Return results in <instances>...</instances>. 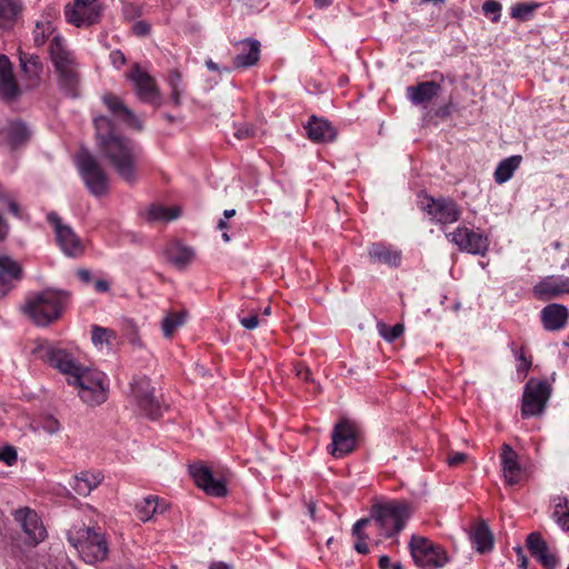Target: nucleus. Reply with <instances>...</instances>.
<instances>
[{
	"label": "nucleus",
	"instance_id": "f257e3e1",
	"mask_svg": "<svg viewBox=\"0 0 569 569\" xmlns=\"http://www.w3.org/2000/svg\"><path fill=\"white\" fill-rule=\"evenodd\" d=\"M32 355L68 376L69 385L78 388L79 397L90 406L101 405L107 399L104 375L78 365L70 353L52 347L47 340L36 341Z\"/></svg>",
	"mask_w": 569,
	"mask_h": 569
},
{
	"label": "nucleus",
	"instance_id": "f03ea898",
	"mask_svg": "<svg viewBox=\"0 0 569 569\" xmlns=\"http://www.w3.org/2000/svg\"><path fill=\"white\" fill-rule=\"evenodd\" d=\"M98 150L124 182L133 184L137 181V164L142 151L137 142L120 134L102 141Z\"/></svg>",
	"mask_w": 569,
	"mask_h": 569
},
{
	"label": "nucleus",
	"instance_id": "7ed1b4c3",
	"mask_svg": "<svg viewBox=\"0 0 569 569\" xmlns=\"http://www.w3.org/2000/svg\"><path fill=\"white\" fill-rule=\"evenodd\" d=\"M48 52L57 74L59 90L68 97H78L81 82L79 62L67 40L60 34L53 36Z\"/></svg>",
	"mask_w": 569,
	"mask_h": 569
},
{
	"label": "nucleus",
	"instance_id": "20e7f679",
	"mask_svg": "<svg viewBox=\"0 0 569 569\" xmlns=\"http://www.w3.org/2000/svg\"><path fill=\"white\" fill-rule=\"evenodd\" d=\"M70 296L66 290L47 288L28 296L23 311L36 325L47 326L62 315Z\"/></svg>",
	"mask_w": 569,
	"mask_h": 569
},
{
	"label": "nucleus",
	"instance_id": "39448f33",
	"mask_svg": "<svg viewBox=\"0 0 569 569\" xmlns=\"http://www.w3.org/2000/svg\"><path fill=\"white\" fill-rule=\"evenodd\" d=\"M67 539L84 562L94 565L107 559L109 548L101 531L83 523L76 525L68 530Z\"/></svg>",
	"mask_w": 569,
	"mask_h": 569
},
{
	"label": "nucleus",
	"instance_id": "423d86ee",
	"mask_svg": "<svg viewBox=\"0 0 569 569\" xmlns=\"http://www.w3.org/2000/svg\"><path fill=\"white\" fill-rule=\"evenodd\" d=\"M411 515L410 505L403 500L376 501L371 506V518L386 538L398 536Z\"/></svg>",
	"mask_w": 569,
	"mask_h": 569
},
{
	"label": "nucleus",
	"instance_id": "0eeeda50",
	"mask_svg": "<svg viewBox=\"0 0 569 569\" xmlns=\"http://www.w3.org/2000/svg\"><path fill=\"white\" fill-rule=\"evenodd\" d=\"M76 163L88 191L94 197L108 193L109 178L96 156L82 149L77 153Z\"/></svg>",
	"mask_w": 569,
	"mask_h": 569
},
{
	"label": "nucleus",
	"instance_id": "6e6552de",
	"mask_svg": "<svg viewBox=\"0 0 569 569\" xmlns=\"http://www.w3.org/2000/svg\"><path fill=\"white\" fill-rule=\"evenodd\" d=\"M408 547L415 565L421 569H441L450 561L442 546L423 536L412 535Z\"/></svg>",
	"mask_w": 569,
	"mask_h": 569
},
{
	"label": "nucleus",
	"instance_id": "1a4fd4ad",
	"mask_svg": "<svg viewBox=\"0 0 569 569\" xmlns=\"http://www.w3.org/2000/svg\"><path fill=\"white\" fill-rule=\"evenodd\" d=\"M131 391L138 407L148 418L157 419L162 415L164 407L148 378L134 379L131 383Z\"/></svg>",
	"mask_w": 569,
	"mask_h": 569
},
{
	"label": "nucleus",
	"instance_id": "9d476101",
	"mask_svg": "<svg viewBox=\"0 0 569 569\" xmlns=\"http://www.w3.org/2000/svg\"><path fill=\"white\" fill-rule=\"evenodd\" d=\"M47 220L53 227L58 246L66 256L78 258L83 254L84 244L82 240L70 226L62 223L57 212H49Z\"/></svg>",
	"mask_w": 569,
	"mask_h": 569
},
{
	"label": "nucleus",
	"instance_id": "9b49d317",
	"mask_svg": "<svg viewBox=\"0 0 569 569\" xmlns=\"http://www.w3.org/2000/svg\"><path fill=\"white\" fill-rule=\"evenodd\" d=\"M550 386L546 381L530 379L522 395V417L540 416L543 413L550 397Z\"/></svg>",
	"mask_w": 569,
	"mask_h": 569
},
{
	"label": "nucleus",
	"instance_id": "f8f14e48",
	"mask_svg": "<svg viewBox=\"0 0 569 569\" xmlns=\"http://www.w3.org/2000/svg\"><path fill=\"white\" fill-rule=\"evenodd\" d=\"M102 9L100 0H74L66 6L64 16L69 23L78 28L89 27L100 21Z\"/></svg>",
	"mask_w": 569,
	"mask_h": 569
},
{
	"label": "nucleus",
	"instance_id": "ddd939ff",
	"mask_svg": "<svg viewBox=\"0 0 569 569\" xmlns=\"http://www.w3.org/2000/svg\"><path fill=\"white\" fill-rule=\"evenodd\" d=\"M421 208L431 217V219L440 224H449L458 221L461 211L458 204L447 198L427 197L421 202Z\"/></svg>",
	"mask_w": 569,
	"mask_h": 569
},
{
	"label": "nucleus",
	"instance_id": "4468645a",
	"mask_svg": "<svg viewBox=\"0 0 569 569\" xmlns=\"http://www.w3.org/2000/svg\"><path fill=\"white\" fill-rule=\"evenodd\" d=\"M189 473L194 483L207 495L213 497H224L227 495L226 483L220 479H216L211 470L202 462L198 461L189 465Z\"/></svg>",
	"mask_w": 569,
	"mask_h": 569
},
{
	"label": "nucleus",
	"instance_id": "2eb2a0df",
	"mask_svg": "<svg viewBox=\"0 0 569 569\" xmlns=\"http://www.w3.org/2000/svg\"><path fill=\"white\" fill-rule=\"evenodd\" d=\"M331 438L329 452L336 458H341L356 448V428L348 420H341L335 426Z\"/></svg>",
	"mask_w": 569,
	"mask_h": 569
},
{
	"label": "nucleus",
	"instance_id": "dca6fc26",
	"mask_svg": "<svg viewBox=\"0 0 569 569\" xmlns=\"http://www.w3.org/2000/svg\"><path fill=\"white\" fill-rule=\"evenodd\" d=\"M460 250L472 254H485L488 249V240L481 233L475 232L466 227H459L447 234Z\"/></svg>",
	"mask_w": 569,
	"mask_h": 569
},
{
	"label": "nucleus",
	"instance_id": "f3484780",
	"mask_svg": "<svg viewBox=\"0 0 569 569\" xmlns=\"http://www.w3.org/2000/svg\"><path fill=\"white\" fill-rule=\"evenodd\" d=\"M526 546L530 555L545 568L556 569L559 565V557L550 549L542 536L535 531L527 536Z\"/></svg>",
	"mask_w": 569,
	"mask_h": 569
},
{
	"label": "nucleus",
	"instance_id": "a211bd4d",
	"mask_svg": "<svg viewBox=\"0 0 569 569\" xmlns=\"http://www.w3.org/2000/svg\"><path fill=\"white\" fill-rule=\"evenodd\" d=\"M129 78L134 83L136 92L141 100L156 106L161 104L160 93L154 80L139 66L132 68Z\"/></svg>",
	"mask_w": 569,
	"mask_h": 569
},
{
	"label": "nucleus",
	"instance_id": "6ab92c4d",
	"mask_svg": "<svg viewBox=\"0 0 569 569\" xmlns=\"http://www.w3.org/2000/svg\"><path fill=\"white\" fill-rule=\"evenodd\" d=\"M501 449V471L505 483L507 486L519 485L523 476L519 456L508 443H503Z\"/></svg>",
	"mask_w": 569,
	"mask_h": 569
},
{
	"label": "nucleus",
	"instance_id": "aec40b11",
	"mask_svg": "<svg viewBox=\"0 0 569 569\" xmlns=\"http://www.w3.org/2000/svg\"><path fill=\"white\" fill-rule=\"evenodd\" d=\"M14 519L21 525L30 543L37 545L46 538V529L33 510L29 508L17 510Z\"/></svg>",
	"mask_w": 569,
	"mask_h": 569
},
{
	"label": "nucleus",
	"instance_id": "412c9836",
	"mask_svg": "<svg viewBox=\"0 0 569 569\" xmlns=\"http://www.w3.org/2000/svg\"><path fill=\"white\" fill-rule=\"evenodd\" d=\"M533 293L542 300L552 299L569 293V277H546L533 287Z\"/></svg>",
	"mask_w": 569,
	"mask_h": 569
},
{
	"label": "nucleus",
	"instance_id": "4be33fe9",
	"mask_svg": "<svg viewBox=\"0 0 569 569\" xmlns=\"http://www.w3.org/2000/svg\"><path fill=\"white\" fill-rule=\"evenodd\" d=\"M167 260L179 270H184L194 259L193 248L173 240L163 250Z\"/></svg>",
	"mask_w": 569,
	"mask_h": 569
},
{
	"label": "nucleus",
	"instance_id": "5701e85b",
	"mask_svg": "<svg viewBox=\"0 0 569 569\" xmlns=\"http://www.w3.org/2000/svg\"><path fill=\"white\" fill-rule=\"evenodd\" d=\"M20 93L12 64L7 56L0 54V97L4 100H13Z\"/></svg>",
	"mask_w": 569,
	"mask_h": 569
},
{
	"label": "nucleus",
	"instance_id": "b1692460",
	"mask_svg": "<svg viewBox=\"0 0 569 569\" xmlns=\"http://www.w3.org/2000/svg\"><path fill=\"white\" fill-rule=\"evenodd\" d=\"M30 134L28 126L20 120H11L0 129V138L11 149L23 144Z\"/></svg>",
	"mask_w": 569,
	"mask_h": 569
},
{
	"label": "nucleus",
	"instance_id": "393cba45",
	"mask_svg": "<svg viewBox=\"0 0 569 569\" xmlns=\"http://www.w3.org/2000/svg\"><path fill=\"white\" fill-rule=\"evenodd\" d=\"M22 269L20 264L10 257H0V299L4 297L13 287L14 280H20Z\"/></svg>",
	"mask_w": 569,
	"mask_h": 569
},
{
	"label": "nucleus",
	"instance_id": "a878e982",
	"mask_svg": "<svg viewBox=\"0 0 569 569\" xmlns=\"http://www.w3.org/2000/svg\"><path fill=\"white\" fill-rule=\"evenodd\" d=\"M308 138L313 142H331L336 139L337 132L329 121L312 116L305 127Z\"/></svg>",
	"mask_w": 569,
	"mask_h": 569
},
{
	"label": "nucleus",
	"instance_id": "bb28decb",
	"mask_svg": "<svg viewBox=\"0 0 569 569\" xmlns=\"http://www.w3.org/2000/svg\"><path fill=\"white\" fill-rule=\"evenodd\" d=\"M568 309L563 305L551 303L541 310V321L546 330L557 331L565 327L568 319Z\"/></svg>",
	"mask_w": 569,
	"mask_h": 569
},
{
	"label": "nucleus",
	"instance_id": "cd10ccee",
	"mask_svg": "<svg viewBox=\"0 0 569 569\" xmlns=\"http://www.w3.org/2000/svg\"><path fill=\"white\" fill-rule=\"evenodd\" d=\"M369 258L375 263L398 267L401 262V252L382 242L372 243L368 249Z\"/></svg>",
	"mask_w": 569,
	"mask_h": 569
},
{
	"label": "nucleus",
	"instance_id": "c85d7f7f",
	"mask_svg": "<svg viewBox=\"0 0 569 569\" xmlns=\"http://www.w3.org/2000/svg\"><path fill=\"white\" fill-rule=\"evenodd\" d=\"M242 44L246 47L247 52L238 53L232 60V68H223L224 72H230L232 69L249 68L260 59V42L256 39H246Z\"/></svg>",
	"mask_w": 569,
	"mask_h": 569
},
{
	"label": "nucleus",
	"instance_id": "c756f323",
	"mask_svg": "<svg viewBox=\"0 0 569 569\" xmlns=\"http://www.w3.org/2000/svg\"><path fill=\"white\" fill-rule=\"evenodd\" d=\"M103 102L116 117H118L129 127L138 130L142 128L140 120L129 108L123 104V102L118 97L113 94H106L103 97Z\"/></svg>",
	"mask_w": 569,
	"mask_h": 569
},
{
	"label": "nucleus",
	"instance_id": "7c9ffc66",
	"mask_svg": "<svg viewBox=\"0 0 569 569\" xmlns=\"http://www.w3.org/2000/svg\"><path fill=\"white\" fill-rule=\"evenodd\" d=\"M440 86L435 81H423L407 88V97L413 104H423L438 96Z\"/></svg>",
	"mask_w": 569,
	"mask_h": 569
},
{
	"label": "nucleus",
	"instance_id": "2f4dec72",
	"mask_svg": "<svg viewBox=\"0 0 569 569\" xmlns=\"http://www.w3.org/2000/svg\"><path fill=\"white\" fill-rule=\"evenodd\" d=\"M469 538L476 550L480 553L490 551L493 547L492 533L485 521H480L471 528Z\"/></svg>",
	"mask_w": 569,
	"mask_h": 569
},
{
	"label": "nucleus",
	"instance_id": "473e14b6",
	"mask_svg": "<svg viewBox=\"0 0 569 569\" xmlns=\"http://www.w3.org/2000/svg\"><path fill=\"white\" fill-rule=\"evenodd\" d=\"M101 481L102 476L100 473L84 471L74 477L72 488L76 493L86 497L97 488Z\"/></svg>",
	"mask_w": 569,
	"mask_h": 569
},
{
	"label": "nucleus",
	"instance_id": "72a5a7b5",
	"mask_svg": "<svg viewBox=\"0 0 569 569\" xmlns=\"http://www.w3.org/2000/svg\"><path fill=\"white\" fill-rule=\"evenodd\" d=\"M521 156H511L502 160L495 171V180L497 183L507 182L521 163Z\"/></svg>",
	"mask_w": 569,
	"mask_h": 569
},
{
	"label": "nucleus",
	"instance_id": "f704fd0d",
	"mask_svg": "<svg viewBox=\"0 0 569 569\" xmlns=\"http://www.w3.org/2000/svg\"><path fill=\"white\" fill-rule=\"evenodd\" d=\"M20 0H0V28H7L21 11Z\"/></svg>",
	"mask_w": 569,
	"mask_h": 569
},
{
	"label": "nucleus",
	"instance_id": "c9c22d12",
	"mask_svg": "<svg viewBox=\"0 0 569 569\" xmlns=\"http://www.w3.org/2000/svg\"><path fill=\"white\" fill-rule=\"evenodd\" d=\"M93 123H94V128H96V141H97L98 148L102 146V141L112 139L116 136H118L114 132L112 121L108 117H104V116L97 117V118H94Z\"/></svg>",
	"mask_w": 569,
	"mask_h": 569
},
{
	"label": "nucleus",
	"instance_id": "e433bc0d",
	"mask_svg": "<svg viewBox=\"0 0 569 569\" xmlns=\"http://www.w3.org/2000/svg\"><path fill=\"white\" fill-rule=\"evenodd\" d=\"M20 67L29 78H38L42 72V62L36 54L19 52Z\"/></svg>",
	"mask_w": 569,
	"mask_h": 569
},
{
	"label": "nucleus",
	"instance_id": "4c0bfd02",
	"mask_svg": "<svg viewBox=\"0 0 569 569\" xmlns=\"http://www.w3.org/2000/svg\"><path fill=\"white\" fill-rule=\"evenodd\" d=\"M180 216L179 208H166L158 204H151L147 212L146 218L150 222L154 221H171Z\"/></svg>",
	"mask_w": 569,
	"mask_h": 569
},
{
	"label": "nucleus",
	"instance_id": "58836bf2",
	"mask_svg": "<svg viewBox=\"0 0 569 569\" xmlns=\"http://www.w3.org/2000/svg\"><path fill=\"white\" fill-rule=\"evenodd\" d=\"M56 27L49 20L37 22L36 28L32 32L33 42L37 47H41L44 44L46 40L50 36H56Z\"/></svg>",
	"mask_w": 569,
	"mask_h": 569
},
{
	"label": "nucleus",
	"instance_id": "ea45409f",
	"mask_svg": "<svg viewBox=\"0 0 569 569\" xmlns=\"http://www.w3.org/2000/svg\"><path fill=\"white\" fill-rule=\"evenodd\" d=\"M138 518L141 521H148L158 511V498L147 497L143 501L137 505Z\"/></svg>",
	"mask_w": 569,
	"mask_h": 569
},
{
	"label": "nucleus",
	"instance_id": "a19ab883",
	"mask_svg": "<svg viewBox=\"0 0 569 569\" xmlns=\"http://www.w3.org/2000/svg\"><path fill=\"white\" fill-rule=\"evenodd\" d=\"M184 323V312H172L169 313L162 320V331L164 337H171L173 332Z\"/></svg>",
	"mask_w": 569,
	"mask_h": 569
},
{
	"label": "nucleus",
	"instance_id": "79ce46f5",
	"mask_svg": "<svg viewBox=\"0 0 569 569\" xmlns=\"http://www.w3.org/2000/svg\"><path fill=\"white\" fill-rule=\"evenodd\" d=\"M377 328L379 335L388 342L397 340L405 331V327L401 323L390 327L383 322H378Z\"/></svg>",
	"mask_w": 569,
	"mask_h": 569
},
{
	"label": "nucleus",
	"instance_id": "37998d69",
	"mask_svg": "<svg viewBox=\"0 0 569 569\" xmlns=\"http://www.w3.org/2000/svg\"><path fill=\"white\" fill-rule=\"evenodd\" d=\"M538 4L533 3H517L511 8V17L519 20H528Z\"/></svg>",
	"mask_w": 569,
	"mask_h": 569
},
{
	"label": "nucleus",
	"instance_id": "c03bdc74",
	"mask_svg": "<svg viewBox=\"0 0 569 569\" xmlns=\"http://www.w3.org/2000/svg\"><path fill=\"white\" fill-rule=\"evenodd\" d=\"M110 338H114V332L112 330L99 326L92 327L91 339L94 345H102L103 342L109 343Z\"/></svg>",
	"mask_w": 569,
	"mask_h": 569
},
{
	"label": "nucleus",
	"instance_id": "a18cd8bd",
	"mask_svg": "<svg viewBox=\"0 0 569 569\" xmlns=\"http://www.w3.org/2000/svg\"><path fill=\"white\" fill-rule=\"evenodd\" d=\"M482 10L492 22L500 19L501 4L496 0H487L483 2Z\"/></svg>",
	"mask_w": 569,
	"mask_h": 569
},
{
	"label": "nucleus",
	"instance_id": "49530a36",
	"mask_svg": "<svg viewBox=\"0 0 569 569\" xmlns=\"http://www.w3.org/2000/svg\"><path fill=\"white\" fill-rule=\"evenodd\" d=\"M0 460L12 466L17 461V450L13 446H4L0 448Z\"/></svg>",
	"mask_w": 569,
	"mask_h": 569
},
{
	"label": "nucleus",
	"instance_id": "de8ad7c7",
	"mask_svg": "<svg viewBox=\"0 0 569 569\" xmlns=\"http://www.w3.org/2000/svg\"><path fill=\"white\" fill-rule=\"evenodd\" d=\"M257 130L251 124H241L236 128L234 137L239 140H244L254 137Z\"/></svg>",
	"mask_w": 569,
	"mask_h": 569
},
{
	"label": "nucleus",
	"instance_id": "09e8293b",
	"mask_svg": "<svg viewBox=\"0 0 569 569\" xmlns=\"http://www.w3.org/2000/svg\"><path fill=\"white\" fill-rule=\"evenodd\" d=\"M41 428L47 433L54 435L60 430V423L53 417L48 416L41 421Z\"/></svg>",
	"mask_w": 569,
	"mask_h": 569
},
{
	"label": "nucleus",
	"instance_id": "8fccbe9b",
	"mask_svg": "<svg viewBox=\"0 0 569 569\" xmlns=\"http://www.w3.org/2000/svg\"><path fill=\"white\" fill-rule=\"evenodd\" d=\"M295 373L298 379L306 381V382H313L312 373L309 367L305 366L303 363H296L293 366Z\"/></svg>",
	"mask_w": 569,
	"mask_h": 569
},
{
	"label": "nucleus",
	"instance_id": "3c124183",
	"mask_svg": "<svg viewBox=\"0 0 569 569\" xmlns=\"http://www.w3.org/2000/svg\"><path fill=\"white\" fill-rule=\"evenodd\" d=\"M239 321H240L241 326L243 328H246L247 330H253L259 326L261 320H260L258 313H251L246 317L239 316Z\"/></svg>",
	"mask_w": 569,
	"mask_h": 569
},
{
	"label": "nucleus",
	"instance_id": "603ef678",
	"mask_svg": "<svg viewBox=\"0 0 569 569\" xmlns=\"http://www.w3.org/2000/svg\"><path fill=\"white\" fill-rule=\"evenodd\" d=\"M553 512L552 516H559L558 513L569 508V500L566 496H557L552 499Z\"/></svg>",
	"mask_w": 569,
	"mask_h": 569
},
{
	"label": "nucleus",
	"instance_id": "864d4df0",
	"mask_svg": "<svg viewBox=\"0 0 569 569\" xmlns=\"http://www.w3.org/2000/svg\"><path fill=\"white\" fill-rule=\"evenodd\" d=\"M0 201L7 204L9 212L12 213L14 217H21L20 207L14 200L10 199L4 193H0Z\"/></svg>",
	"mask_w": 569,
	"mask_h": 569
},
{
	"label": "nucleus",
	"instance_id": "5fc2aeb1",
	"mask_svg": "<svg viewBox=\"0 0 569 569\" xmlns=\"http://www.w3.org/2000/svg\"><path fill=\"white\" fill-rule=\"evenodd\" d=\"M559 516H552V519L558 523V526L565 530L569 531V508L558 513Z\"/></svg>",
	"mask_w": 569,
	"mask_h": 569
},
{
	"label": "nucleus",
	"instance_id": "6e6d98bb",
	"mask_svg": "<svg viewBox=\"0 0 569 569\" xmlns=\"http://www.w3.org/2000/svg\"><path fill=\"white\" fill-rule=\"evenodd\" d=\"M132 31L134 34L143 37L150 32V26L146 21H137L132 26Z\"/></svg>",
	"mask_w": 569,
	"mask_h": 569
},
{
	"label": "nucleus",
	"instance_id": "4d7b16f0",
	"mask_svg": "<svg viewBox=\"0 0 569 569\" xmlns=\"http://www.w3.org/2000/svg\"><path fill=\"white\" fill-rule=\"evenodd\" d=\"M513 352H515L516 358L521 361V363L518 366L517 370L527 372L531 366V361L525 357L522 350L519 353L517 350H515Z\"/></svg>",
	"mask_w": 569,
	"mask_h": 569
},
{
	"label": "nucleus",
	"instance_id": "13d9d810",
	"mask_svg": "<svg viewBox=\"0 0 569 569\" xmlns=\"http://www.w3.org/2000/svg\"><path fill=\"white\" fill-rule=\"evenodd\" d=\"M183 92H184V87L171 88L170 99H171V102L176 107H179L181 104V97H182Z\"/></svg>",
	"mask_w": 569,
	"mask_h": 569
},
{
	"label": "nucleus",
	"instance_id": "bf43d9fd",
	"mask_svg": "<svg viewBox=\"0 0 569 569\" xmlns=\"http://www.w3.org/2000/svg\"><path fill=\"white\" fill-rule=\"evenodd\" d=\"M168 83L170 88L183 87L181 73L178 70H172L169 74Z\"/></svg>",
	"mask_w": 569,
	"mask_h": 569
},
{
	"label": "nucleus",
	"instance_id": "052dcab7",
	"mask_svg": "<svg viewBox=\"0 0 569 569\" xmlns=\"http://www.w3.org/2000/svg\"><path fill=\"white\" fill-rule=\"evenodd\" d=\"M467 456L462 452H452L448 456V463L451 467H456L466 460Z\"/></svg>",
	"mask_w": 569,
	"mask_h": 569
},
{
	"label": "nucleus",
	"instance_id": "680f3d73",
	"mask_svg": "<svg viewBox=\"0 0 569 569\" xmlns=\"http://www.w3.org/2000/svg\"><path fill=\"white\" fill-rule=\"evenodd\" d=\"M110 58L112 60L113 66H116L117 68H120L126 63L124 54L119 50L112 51L110 53Z\"/></svg>",
	"mask_w": 569,
	"mask_h": 569
},
{
	"label": "nucleus",
	"instance_id": "e2e57ef3",
	"mask_svg": "<svg viewBox=\"0 0 569 569\" xmlns=\"http://www.w3.org/2000/svg\"><path fill=\"white\" fill-rule=\"evenodd\" d=\"M515 551L517 553V557H518V562H519V567L521 569H527L528 568V559L523 552V549L522 547L518 546L515 548Z\"/></svg>",
	"mask_w": 569,
	"mask_h": 569
},
{
	"label": "nucleus",
	"instance_id": "0e129e2a",
	"mask_svg": "<svg viewBox=\"0 0 569 569\" xmlns=\"http://www.w3.org/2000/svg\"><path fill=\"white\" fill-rule=\"evenodd\" d=\"M77 276L86 284L92 281V274L88 269H79Z\"/></svg>",
	"mask_w": 569,
	"mask_h": 569
},
{
	"label": "nucleus",
	"instance_id": "69168bd1",
	"mask_svg": "<svg viewBox=\"0 0 569 569\" xmlns=\"http://www.w3.org/2000/svg\"><path fill=\"white\" fill-rule=\"evenodd\" d=\"M353 547L357 552L362 553V555H366L369 551L366 540L358 539Z\"/></svg>",
	"mask_w": 569,
	"mask_h": 569
},
{
	"label": "nucleus",
	"instance_id": "338daca9",
	"mask_svg": "<svg viewBox=\"0 0 569 569\" xmlns=\"http://www.w3.org/2000/svg\"><path fill=\"white\" fill-rule=\"evenodd\" d=\"M94 288L98 292H107L109 290V283L103 279H98L94 282Z\"/></svg>",
	"mask_w": 569,
	"mask_h": 569
},
{
	"label": "nucleus",
	"instance_id": "774afa93",
	"mask_svg": "<svg viewBox=\"0 0 569 569\" xmlns=\"http://www.w3.org/2000/svg\"><path fill=\"white\" fill-rule=\"evenodd\" d=\"M392 567L390 558L386 555L379 558V568L380 569H390Z\"/></svg>",
	"mask_w": 569,
	"mask_h": 569
}]
</instances>
